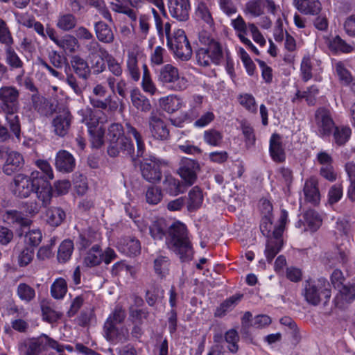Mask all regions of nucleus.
<instances>
[{"label":"nucleus","instance_id":"f257e3e1","mask_svg":"<svg viewBox=\"0 0 355 355\" xmlns=\"http://www.w3.org/2000/svg\"><path fill=\"white\" fill-rule=\"evenodd\" d=\"M287 221L288 212L284 209L282 210L277 225H273L270 216H266L262 219L260 229L263 234L268 237L264 253L269 262L273 259L282 247V235Z\"/></svg>","mask_w":355,"mask_h":355},{"label":"nucleus","instance_id":"f03ea898","mask_svg":"<svg viewBox=\"0 0 355 355\" xmlns=\"http://www.w3.org/2000/svg\"><path fill=\"white\" fill-rule=\"evenodd\" d=\"M166 243L182 261L191 258L193 250L187 236L186 226L182 223L177 221L170 226Z\"/></svg>","mask_w":355,"mask_h":355},{"label":"nucleus","instance_id":"7ed1b4c3","mask_svg":"<svg viewBox=\"0 0 355 355\" xmlns=\"http://www.w3.org/2000/svg\"><path fill=\"white\" fill-rule=\"evenodd\" d=\"M107 138L110 141L107 153L111 157L117 156L120 152L127 155L134 153V145L128 138L123 136L121 125L112 124L108 128Z\"/></svg>","mask_w":355,"mask_h":355},{"label":"nucleus","instance_id":"20e7f679","mask_svg":"<svg viewBox=\"0 0 355 355\" xmlns=\"http://www.w3.org/2000/svg\"><path fill=\"white\" fill-rule=\"evenodd\" d=\"M78 114L81 116V121L87 126L92 146L100 148L104 142L105 129L103 124L99 123L94 116L93 110L87 106L80 109Z\"/></svg>","mask_w":355,"mask_h":355},{"label":"nucleus","instance_id":"39448f33","mask_svg":"<svg viewBox=\"0 0 355 355\" xmlns=\"http://www.w3.org/2000/svg\"><path fill=\"white\" fill-rule=\"evenodd\" d=\"M157 80L164 87L174 91L184 90L189 85L187 79L180 76L178 68L171 64L160 69Z\"/></svg>","mask_w":355,"mask_h":355},{"label":"nucleus","instance_id":"423d86ee","mask_svg":"<svg viewBox=\"0 0 355 355\" xmlns=\"http://www.w3.org/2000/svg\"><path fill=\"white\" fill-rule=\"evenodd\" d=\"M167 45L175 55L182 60H188L191 56V47L182 29H178L172 36H168Z\"/></svg>","mask_w":355,"mask_h":355},{"label":"nucleus","instance_id":"0eeeda50","mask_svg":"<svg viewBox=\"0 0 355 355\" xmlns=\"http://www.w3.org/2000/svg\"><path fill=\"white\" fill-rule=\"evenodd\" d=\"M328 287L329 284L324 279L306 282L303 293L305 300L313 305L318 304L322 295L327 299L330 297V291Z\"/></svg>","mask_w":355,"mask_h":355},{"label":"nucleus","instance_id":"6e6552de","mask_svg":"<svg viewBox=\"0 0 355 355\" xmlns=\"http://www.w3.org/2000/svg\"><path fill=\"white\" fill-rule=\"evenodd\" d=\"M39 175L40 171H34L30 177L23 174L15 176L12 189L14 194L19 198L28 197L39 184Z\"/></svg>","mask_w":355,"mask_h":355},{"label":"nucleus","instance_id":"1a4fd4ad","mask_svg":"<svg viewBox=\"0 0 355 355\" xmlns=\"http://www.w3.org/2000/svg\"><path fill=\"white\" fill-rule=\"evenodd\" d=\"M335 126L329 110L320 108L316 111L313 128L318 137L323 139L329 137Z\"/></svg>","mask_w":355,"mask_h":355},{"label":"nucleus","instance_id":"9d476101","mask_svg":"<svg viewBox=\"0 0 355 355\" xmlns=\"http://www.w3.org/2000/svg\"><path fill=\"white\" fill-rule=\"evenodd\" d=\"M166 166V161L150 155L148 158L144 159L141 164L142 176L148 182H159L162 178V170Z\"/></svg>","mask_w":355,"mask_h":355},{"label":"nucleus","instance_id":"9b49d317","mask_svg":"<svg viewBox=\"0 0 355 355\" xmlns=\"http://www.w3.org/2000/svg\"><path fill=\"white\" fill-rule=\"evenodd\" d=\"M222 56L219 44L215 41L208 42L207 47L200 48L196 52L198 64L208 67L211 64H217Z\"/></svg>","mask_w":355,"mask_h":355},{"label":"nucleus","instance_id":"f8f14e48","mask_svg":"<svg viewBox=\"0 0 355 355\" xmlns=\"http://www.w3.org/2000/svg\"><path fill=\"white\" fill-rule=\"evenodd\" d=\"M116 258L115 252L111 248H107L103 252L98 245H94L84 257V264L88 267L99 265L102 261L109 264Z\"/></svg>","mask_w":355,"mask_h":355},{"label":"nucleus","instance_id":"ddd939ff","mask_svg":"<svg viewBox=\"0 0 355 355\" xmlns=\"http://www.w3.org/2000/svg\"><path fill=\"white\" fill-rule=\"evenodd\" d=\"M18 91L12 87H3L0 89L1 108L5 113L17 112L19 109Z\"/></svg>","mask_w":355,"mask_h":355},{"label":"nucleus","instance_id":"4468645a","mask_svg":"<svg viewBox=\"0 0 355 355\" xmlns=\"http://www.w3.org/2000/svg\"><path fill=\"white\" fill-rule=\"evenodd\" d=\"M72 116L67 108L59 110L52 121L53 132L59 136H65L71 126Z\"/></svg>","mask_w":355,"mask_h":355},{"label":"nucleus","instance_id":"2eb2a0df","mask_svg":"<svg viewBox=\"0 0 355 355\" xmlns=\"http://www.w3.org/2000/svg\"><path fill=\"white\" fill-rule=\"evenodd\" d=\"M149 130L152 136L159 140H165L169 136V130L167 123L160 114L152 113L149 120Z\"/></svg>","mask_w":355,"mask_h":355},{"label":"nucleus","instance_id":"dca6fc26","mask_svg":"<svg viewBox=\"0 0 355 355\" xmlns=\"http://www.w3.org/2000/svg\"><path fill=\"white\" fill-rule=\"evenodd\" d=\"M171 16L179 21H186L189 18L191 6L189 0H168Z\"/></svg>","mask_w":355,"mask_h":355},{"label":"nucleus","instance_id":"f3484780","mask_svg":"<svg viewBox=\"0 0 355 355\" xmlns=\"http://www.w3.org/2000/svg\"><path fill=\"white\" fill-rule=\"evenodd\" d=\"M198 169L199 165L197 162L189 158H184L181 161L178 173L185 183L190 186L195 182Z\"/></svg>","mask_w":355,"mask_h":355},{"label":"nucleus","instance_id":"a211bd4d","mask_svg":"<svg viewBox=\"0 0 355 355\" xmlns=\"http://www.w3.org/2000/svg\"><path fill=\"white\" fill-rule=\"evenodd\" d=\"M142 55V51L138 46H133L127 51V69L130 76L135 81L139 80L140 78L138 61L141 58Z\"/></svg>","mask_w":355,"mask_h":355},{"label":"nucleus","instance_id":"6ab92c4d","mask_svg":"<svg viewBox=\"0 0 355 355\" xmlns=\"http://www.w3.org/2000/svg\"><path fill=\"white\" fill-rule=\"evenodd\" d=\"M104 334L106 339L111 342H123L129 336L128 329L125 327L115 326L111 318L107 320L104 325Z\"/></svg>","mask_w":355,"mask_h":355},{"label":"nucleus","instance_id":"aec40b11","mask_svg":"<svg viewBox=\"0 0 355 355\" xmlns=\"http://www.w3.org/2000/svg\"><path fill=\"white\" fill-rule=\"evenodd\" d=\"M55 166L59 171L70 173L75 168L76 159L73 155L67 150H60L56 153Z\"/></svg>","mask_w":355,"mask_h":355},{"label":"nucleus","instance_id":"412c9836","mask_svg":"<svg viewBox=\"0 0 355 355\" xmlns=\"http://www.w3.org/2000/svg\"><path fill=\"white\" fill-rule=\"evenodd\" d=\"M269 152L271 158L276 162L285 160V146L282 137L278 134H273L270 139Z\"/></svg>","mask_w":355,"mask_h":355},{"label":"nucleus","instance_id":"4be33fe9","mask_svg":"<svg viewBox=\"0 0 355 355\" xmlns=\"http://www.w3.org/2000/svg\"><path fill=\"white\" fill-rule=\"evenodd\" d=\"M160 107L168 113H173L185 107L182 98L175 94H169L158 101Z\"/></svg>","mask_w":355,"mask_h":355},{"label":"nucleus","instance_id":"5701e85b","mask_svg":"<svg viewBox=\"0 0 355 355\" xmlns=\"http://www.w3.org/2000/svg\"><path fill=\"white\" fill-rule=\"evenodd\" d=\"M7 157L3 165V171L7 175L21 169L24 164L23 156L16 151H6Z\"/></svg>","mask_w":355,"mask_h":355},{"label":"nucleus","instance_id":"b1692460","mask_svg":"<svg viewBox=\"0 0 355 355\" xmlns=\"http://www.w3.org/2000/svg\"><path fill=\"white\" fill-rule=\"evenodd\" d=\"M293 5L299 12L306 15H317L322 10L319 0H293Z\"/></svg>","mask_w":355,"mask_h":355},{"label":"nucleus","instance_id":"393cba45","mask_svg":"<svg viewBox=\"0 0 355 355\" xmlns=\"http://www.w3.org/2000/svg\"><path fill=\"white\" fill-rule=\"evenodd\" d=\"M303 221L301 220L296 223L297 227L304 228L305 231L315 232L321 225L322 220L320 216L313 210L306 211L303 216Z\"/></svg>","mask_w":355,"mask_h":355},{"label":"nucleus","instance_id":"a878e982","mask_svg":"<svg viewBox=\"0 0 355 355\" xmlns=\"http://www.w3.org/2000/svg\"><path fill=\"white\" fill-rule=\"evenodd\" d=\"M332 67L334 74L338 77L339 82L343 85L352 86L355 82L351 72L347 69L345 63L342 61L333 60Z\"/></svg>","mask_w":355,"mask_h":355},{"label":"nucleus","instance_id":"bb28decb","mask_svg":"<svg viewBox=\"0 0 355 355\" xmlns=\"http://www.w3.org/2000/svg\"><path fill=\"white\" fill-rule=\"evenodd\" d=\"M31 340L34 344L33 346H35L40 352L48 348L54 349L60 353L64 351L63 346L60 345L55 340L49 337L46 334H42L37 338H33Z\"/></svg>","mask_w":355,"mask_h":355},{"label":"nucleus","instance_id":"cd10ccee","mask_svg":"<svg viewBox=\"0 0 355 355\" xmlns=\"http://www.w3.org/2000/svg\"><path fill=\"white\" fill-rule=\"evenodd\" d=\"M335 297V304L339 308H343L345 304L355 299V284L343 286Z\"/></svg>","mask_w":355,"mask_h":355},{"label":"nucleus","instance_id":"c85d7f7f","mask_svg":"<svg viewBox=\"0 0 355 355\" xmlns=\"http://www.w3.org/2000/svg\"><path fill=\"white\" fill-rule=\"evenodd\" d=\"M102 98L103 97L89 96V103L94 108L107 110L110 112H114L118 110L119 105L118 101L112 100L110 96L104 99Z\"/></svg>","mask_w":355,"mask_h":355},{"label":"nucleus","instance_id":"c756f323","mask_svg":"<svg viewBox=\"0 0 355 355\" xmlns=\"http://www.w3.org/2000/svg\"><path fill=\"white\" fill-rule=\"evenodd\" d=\"M2 220L8 225H19L21 226H27L31 223V220L25 216L24 214L16 210L6 211L2 214Z\"/></svg>","mask_w":355,"mask_h":355},{"label":"nucleus","instance_id":"7c9ffc66","mask_svg":"<svg viewBox=\"0 0 355 355\" xmlns=\"http://www.w3.org/2000/svg\"><path fill=\"white\" fill-rule=\"evenodd\" d=\"M35 189L37 198L42 201L43 205H48L52 198V188L49 182L40 178L39 184L36 185Z\"/></svg>","mask_w":355,"mask_h":355},{"label":"nucleus","instance_id":"2f4dec72","mask_svg":"<svg viewBox=\"0 0 355 355\" xmlns=\"http://www.w3.org/2000/svg\"><path fill=\"white\" fill-rule=\"evenodd\" d=\"M92 51L89 55V59L92 62V67L96 68L97 71H102L105 68L104 59L106 60V56L101 55V51H107L106 50L99 47L97 42H92L91 43Z\"/></svg>","mask_w":355,"mask_h":355},{"label":"nucleus","instance_id":"473e14b6","mask_svg":"<svg viewBox=\"0 0 355 355\" xmlns=\"http://www.w3.org/2000/svg\"><path fill=\"white\" fill-rule=\"evenodd\" d=\"M118 250L122 253L132 256L139 253L140 243L138 240L132 238H123L117 243Z\"/></svg>","mask_w":355,"mask_h":355},{"label":"nucleus","instance_id":"72a5a7b5","mask_svg":"<svg viewBox=\"0 0 355 355\" xmlns=\"http://www.w3.org/2000/svg\"><path fill=\"white\" fill-rule=\"evenodd\" d=\"M203 202V194L201 189L198 187L192 188L189 193L186 202L187 210L190 212L198 209Z\"/></svg>","mask_w":355,"mask_h":355},{"label":"nucleus","instance_id":"f704fd0d","mask_svg":"<svg viewBox=\"0 0 355 355\" xmlns=\"http://www.w3.org/2000/svg\"><path fill=\"white\" fill-rule=\"evenodd\" d=\"M195 15L198 19L202 21L209 28L214 29V21L205 3L198 2L195 8Z\"/></svg>","mask_w":355,"mask_h":355},{"label":"nucleus","instance_id":"c9c22d12","mask_svg":"<svg viewBox=\"0 0 355 355\" xmlns=\"http://www.w3.org/2000/svg\"><path fill=\"white\" fill-rule=\"evenodd\" d=\"M304 193L308 201L313 204L319 202L320 195L317 187V181L315 178H311L305 182Z\"/></svg>","mask_w":355,"mask_h":355},{"label":"nucleus","instance_id":"e433bc0d","mask_svg":"<svg viewBox=\"0 0 355 355\" xmlns=\"http://www.w3.org/2000/svg\"><path fill=\"white\" fill-rule=\"evenodd\" d=\"M334 143L337 146L345 145L350 139L352 130L347 125L335 126L332 133Z\"/></svg>","mask_w":355,"mask_h":355},{"label":"nucleus","instance_id":"4c0bfd02","mask_svg":"<svg viewBox=\"0 0 355 355\" xmlns=\"http://www.w3.org/2000/svg\"><path fill=\"white\" fill-rule=\"evenodd\" d=\"M163 187L166 192L172 196H176L184 191V189H182L183 185L180 182L171 175L166 176L163 182Z\"/></svg>","mask_w":355,"mask_h":355},{"label":"nucleus","instance_id":"58836bf2","mask_svg":"<svg viewBox=\"0 0 355 355\" xmlns=\"http://www.w3.org/2000/svg\"><path fill=\"white\" fill-rule=\"evenodd\" d=\"M95 31L97 38L102 42L110 43L114 40V37L112 31L106 24L102 21L96 23Z\"/></svg>","mask_w":355,"mask_h":355},{"label":"nucleus","instance_id":"ea45409f","mask_svg":"<svg viewBox=\"0 0 355 355\" xmlns=\"http://www.w3.org/2000/svg\"><path fill=\"white\" fill-rule=\"evenodd\" d=\"M64 218V211L58 207H51L46 213V220L51 226L57 227L60 225Z\"/></svg>","mask_w":355,"mask_h":355},{"label":"nucleus","instance_id":"a19ab883","mask_svg":"<svg viewBox=\"0 0 355 355\" xmlns=\"http://www.w3.org/2000/svg\"><path fill=\"white\" fill-rule=\"evenodd\" d=\"M131 101L132 105L142 112H148L151 108L149 100L137 91L132 92Z\"/></svg>","mask_w":355,"mask_h":355},{"label":"nucleus","instance_id":"79ce46f5","mask_svg":"<svg viewBox=\"0 0 355 355\" xmlns=\"http://www.w3.org/2000/svg\"><path fill=\"white\" fill-rule=\"evenodd\" d=\"M230 25L241 41L246 37L248 24H246L242 16L238 15L235 19H231Z\"/></svg>","mask_w":355,"mask_h":355},{"label":"nucleus","instance_id":"37998d69","mask_svg":"<svg viewBox=\"0 0 355 355\" xmlns=\"http://www.w3.org/2000/svg\"><path fill=\"white\" fill-rule=\"evenodd\" d=\"M263 0H250L245 6L244 13L252 17H258L263 13Z\"/></svg>","mask_w":355,"mask_h":355},{"label":"nucleus","instance_id":"c03bdc74","mask_svg":"<svg viewBox=\"0 0 355 355\" xmlns=\"http://www.w3.org/2000/svg\"><path fill=\"white\" fill-rule=\"evenodd\" d=\"M169 259L165 256H158L154 261L155 272L161 278L165 277L169 271Z\"/></svg>","mask_w":355,"mask_h":355},{"label":"nucleus","instance_id":"a18cd8bd","mask_svg":"<svg viewBox=\"0 0 355 355\" xmlns=\"http://www.w3.org/2000/svg\"><path fill=\"white\" fill-rule=\"evenodd\" d=\"M17 295L24 302H30L35 297V291L26 283H19L17 287Z\"/></svg>","mask_w":355,"mask_h":355},{"label":"nucleus","instance_id":"49530a36","mask_svg":"<svg viewBox=\"0 0 355 355\" xmlns=\"http://www.w3.org/2000/svg\"><path fill=\"white\" fill-rule=\"evenodd\" d=\"M57 46L63 49L66 53L75 52L79 47L78 40L72 35H67L58 42Z\"/></svg>","mask_w":355,"mask_h":355},{"label":"nucleus","instance_id":"de8ad7c7","mask_svg":"<svg viewBox=\"0 0 355 355\" xmlns=\"http://www.w3.org/2000/svg\"><path fill=\"white\" fill-rule=\"evenodd\" d=\"M242 297L243 295L241 294H236L229 297L224 302H223L217 309L216 315L221 316L224 315L226 312L232 310L236 306V304L241 301Z\"/></svg>","mask_w":355,"mask_h":355},{"label":"nucleus","instance_id":"09e8293b","mask_svg":"<svg viewBox=\"0 0 355 355\" xmlns=\"http://www.w3.org/2000/svg\"><path fill=\"white\" fill-rule=\"evenodd\" d=\"M73 250V244L71 240H64L62 241L58 249V261L62 263L67 262L71 258Z\"/></svg>","mask_w":355,"mask_h":355},{"label":"nucleus","instance_id":"8fccbe9b","mask_svg":"<svg viewBox=\"0 0 355 355\" xmlns=\"http://www.w3.org/2000/svg\"><path fill=\"white\" fill-rule=\"evenodd\" d=\"M76 19L71 14H64L58 17L56 26L64 31L71 30L76 26Z\"/></svg>","mask_w":355,"mask_h":355},{"label":"nucleus","instance_id":"3c124183","mask_svg":"<svg viewBox=\"0 0 355 355\" xmlns=\"http://www.w3.org/2000/svg\"><path fill=\"white\" fill-rule=\"evenodd\" d=\"M126 133L128 135H131L134 137L137 144V156L142 157L145 151V144L141 134L137 130V129L130 124H126Z\"/></svg>","mask_w":355,"mask_h":355},{"label":"nucleus","instance_id":"603ef678","mask_svg":"<svg viewBox=\"0 0 355 355\" xmlns=\"http://www.w3.org/2000/svg\"><path fill=\"white\" fill-rule=\"evenodd\" d=\"M141 85L143 90L150 95L159 93L154 82L153 81L150 73L146 65L144 66V73L142 77Z\"/></svg>","mask_w":355,"mask_h":355},{"label":"nucleus","instance_id":"864d4df0","mask_svg":"<svg viewBox=\"0 0 355 355\" xmlns=\"http://www.w3.org/2000/svg\"><path fill=\"white\" fill-rule=\"evenodd\" d=\"M101 239V234L98 231L89 230L80 235L79 244L83 248H87L90 243Z\"/></svg>","mask_w":355,"mask_h":355},{"label":"nucleus","instance_id":"5fc2aeb1","mask_svg":"<svg viewBox=\"0 0 355 355\" xmlns=\"http://www.w3.org/2000/svg\"><path fill=\"white\" fill-rule=\"evenodd\" d=\"M203 138L206 144L212 146H220L223 141V135L214 129L205 131Z\"/></svg>","mask_w":355,"mask_h":355},{"label":"nucleus","instance_id":"6e6d98bb","mask_svg":"<svg viewBox=\"0 0 355 355\" xmlns=\"http://www.w3.org/2000/svg\"><path fill=\"white\" fill-rule=\"evenodd\" d=\"M237 53L244 65L247 73L249 76H253L255 72L256 66L248 53L242 47L237 48Z\"/></svg>","mask_w":355,"mask_h":355},{"label":"nucleus","instance_id":"4d7b16f0","mask_svg":"<svg viewBox=\"0 0 355 355\" xmlns=\"http://www.w3.org/2000/svg\"><path fill=\"white\" fill-rule=\"evenodd\" d=\"M72 66L76 73L80 77L87 78L90 70L87 62L83 58L75 56L71 61Z\"/></svg>","mask_w":355,"mask_h":355},{"label":"nucleus","instance_id":"13d9d810","mask_svg":"<svg viewBox=\"0 0 355 355\" xmlns=\"http://www.w3.org/2000/svg\"><path fill=\"white\" fill-rule=\"evenodd\" d=\"M67 283L62 278L57 279L51 286V292L55 299L62 298L67 293Z\"/></svg>","mask_w":355,"mask_h":355},{"label":"nucleus","instance_id":"bf43d9fd","mask_svg":"<svg viewBox=\"0 0 355 355\" xmlns=\"http://www.w3.org/2000/svg\"><path fill=\"white\" fill-rule=\"evenodd\" d=\"M36 166L41 170L43 175L40 172L39 178H42L46 181L53 180L54 178L53 171L50 164L42 159H38L35 162Z\"/></svg>","mask_w":355,"mask_h":355},{"label":"nucleus","instance_id":"052dcab7","mask_svg":"<svg viewBox=\"0 0 355 355\" xmlns=\"http://www.w3.org/2000/svg\"><path fill=\"white\" fill-rule=\"evenodd\" d=\"M313 63L309 55H304L300 67L301 76L304 81L309 80L312 76Z\"/></svg>","mask_w":355,"mask_h":355},{"label":"nucleus","instance_id":"680f3d73","mask_svg":"<svg viewBox=\"0 0 355 355\" xmlns=\"http://www.w3.org/2000/svg\"><path fill=\"white\" fill-rule=\"evenodd\" d=\"M42 235L40 230L34 229L29 230L24 236V242L28 245V248H33L40 244L42 241Z\"/></svg>","mask_w":355,"mask_h":355},{"label":"nucleus","instance_id":"e2e57ef3","mask_svg":"<svg viewBox=\"0 0 355 355\" xmlns=\"http://www.w3.org/2000/svg\"><path fill=\"white\" fill-rule=\"evenodd\" d=\"M101 55L106 56V62L110 71L116 76H121L123 72L121 64L110 55L107 51H101Z\"/></svg>","mask_w":355,"mask_h":355},{"label":"nucleus","instance_id":"0e129e2a","mask_svg":"<svg viewBox=\"0 0 355 355\" xmlns=\"http://www.w3.org/2000/svg\"><path fill=\"white\" fill-rule=\"evenodd\" d=\"M318 89L316 86H311L306 91L300 92L297 91L295 94L293 101L299 98H306L309 104L313 105L314 103V97L318 95Z\"/></svg>","mask_w":355,"mask_h":355},{"label":"nucleus","instance_id":"69168bd1","mask_svg":"<svg viewBox=\"0 0 355 355\" xmlns=\"http://www.w3.org/2000/svg\"><path fill=\"white\" fill-rule=\"evenodd\" d=\"M329 46L330 49L336 52L349 53L352 49L351 46L348 45L338 36L329 41Z\"/></svg>","mask_w":355,"mask_h":355},{"label":"nucleus","instance_id":"338daca9","mask_svg":"<svg viewBox=\"0 0 355 355\" xmlns=\"http://www.w3.org/2000/svg\"><path fill=\"white\" fill-rule=\"evenodd\" d=\"M239 103L251 112H256L257 106L254 96L249 94H242L239 96Z\"/></svg>","mask_w":355,"mask_h":355},{"label":"nucleus","instance_id":"774afa93","mask_svg":"<svg viewBox=\"0 0 355 355\" xmlns=\"http://www.w3.org/2000/svg\"><path fill=\"white\" fill-rule=\"evenodd\" d=\"M165 223L163 220L153 222L150 226V234L155 240H160L164 235Z\"/></svg>","mask_w":355,"mask_h":355}]
</instances>
